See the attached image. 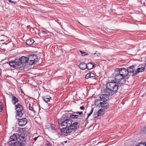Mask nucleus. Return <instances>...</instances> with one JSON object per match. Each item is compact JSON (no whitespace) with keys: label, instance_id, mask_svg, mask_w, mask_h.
Listing matches in <instances>:
<instances>
[{"label":"nucleus","instance_id":"1","mask_svg":"<svg viewBox=\"0 0 146 146\" xmlns=\"http://www.w3.org/2000/svg\"><path fill=\"white\" fill-rule=\"evenodd\" d=\"M38 57L34 54H31L28 57L22 56L19 58H17L14 60L10 61L9 65L12 67L18 68H24L26 63H29V64H35L38 62Z\"/></svg>","mask_w":146,"mask_h":146},{"label":"nucleus","instance_id":"2","mask_svg":"<svg viewBox=\"0 0 146 146\" xmlns=\"http://www.w3.org/2000/svg\"><path fill=\"white\" fill-rule=\"evenodd\" d=\"M73 120L66 115H64L58 120V124L61 126H64L61 129L62 133L65 134H68L72 132V131H74L77 129L79 127L80 124L77 122L72 123Z\"/></svg>","mask_w":146,"mask_h":146},{"label":"nucleus","instance_id":"3","mask_svg":"<svg viewBox=\"0 0 146 146\" xmlns=\"http://www.w3.org/2000/svg\"><path fill=\"white\" fill-rule=\"evenodd\" d=\"M106 88L104 90V92L107 93V95L111 96L117 93L119 86L118 83L114 81L108 82L106 84Z\"/></svg>","mask_w":146,"mask_h":146},{"label":"nucleus","instance_id":"4","mask_svg":"<svg viewBox=\"0 0 146 146\" xmlns=\"http://www.w3.org/2000/svg\"><path fill=\"white\" fill-rule=\"evenodd\" d=\"M15 110L17 112L16 118L17 117L21 118L25 110L23 106L19 103H18L15 105Z\"/></svg>","mask_w":146,"mask_h":146},{"label":"nucleus","instance_id":"5","mask_svg":"<svg viewBox=\"0 0 146 146\" xmlns=\"http://www.w3.org/2000/svg\"><path fill=\"white\" fill-rule=\"evenodd\" d=\"M115 71L116 72H118V73L121 74L124 77H126L128 75L127 69L125 68H116L115 69Z\"/></svg>","mask_w":146,"mask_h":146},{"label":"nucleus","instance_id":"6","mask_svg":"<svg viewBox=\"0 0 146 146\" xmlns=\"http://www.w3.org/2000/svg\"><path fill=\"white\" fill-rule=\"evenodd\" d=\"M18 117H17V119H18L19 121V125L20 127H23L27 123V119L25 118L19 119Z\"/></svg>","mask_w":146,"mask_h":146},{"label":"nucleus","instance_id":"7","mask_svg":"<svg viewBox=\"0 0 146 146\" xmlns=\"http://www.w3.org/2000/svg\"><path fill=\"white\" fill-rule=\"evenodd\" d=\"M135 66L133 65L130 66L129 67H128L127 68V72H128V74L132 73L131 75L132 76H135L136 75H134V74L135 73Z\"/></svg>","mask_w":146,"mask_h":146},{"label":"nucleus","instance_id":"8","mask_svg":"<svg viewBox=\"0 0 146 146\" xmlns=\"http://www.w3.org/2000/svg\"><path fill=\"white\" fill-rule=\"evenodd\" d=\"M19 138V139L20 140L22 141H25V140L27 138V134L24 133H21L19 135V134H17Z\"/></svg>","mask_w":146,"mask_h":146},{"label":"nucleus","instance_id":"9","mask_svg":"<svg viewBox=\"0 0 146 146\" xmlns=\"http://www.w3.org/2000/svg\"><path fill=\"white\" fill-rule=\"evenodd\" d=\"M107 94L106 93V94H104L101 95L99 97L100 99V100L101 101H102L104 100L108 101L109 99L108 96L109 95H107Z\"/></svg>","mask_w":146,"mask_h":146},{"label":"nucleus","instance_id":"10","mask_svg":"<svg viewBox=\"0 0 146 146\" xmlns=\"http://www.w3.org/2000/svg\"><path fill=\"white\" fill-rule=\"evenodd\" d=\"M17 137L16 135L14 134L13 135L11 136L10 137V141H9L8 143L9 144H12L11 141H14L16 140H17Z\"/></svg>","mask_w":146,"mask_h":146},{"label":"nucleus","instance_id":"11","mask_svg":"<svg viewBox=\"0 0 146 146\" xmlns=\"http://www.w3.org/2000/svg\"><path fill=\"white\" fill-rule=\"evenodd\" d=\"M145 68L144 67H141V68H138L137 69H135V73H134V75H136L139 73L142 72L144 71Z\"/></svg>","mask_w":146,"mask_h":146},{"label":"nucleus","instance_id":"12","mask_svg":"<svg viewBox=\"0 0 146 146\" xmlns=\"http://www.w3.org/2000/svg\"><path fill=\"white\" fill-rule=\"evenodd\" d=\"M122 77H124L123 76L121 75V74H120L119 73L116 74V75L115 77L116 82H119V80L121 79V78Z\"/></svg>","mask_w":146,"mask_h":146},{"label":"nucleus","instance_id":"13","mask_svg":"<svg viewBox=\"0 0 146 146\" xmlns=\"http://www.w3.org/2000/svg\"><path fill=\"white\" fill-rule=\"evenodd\" d=\"M12 99H11V101L12 102L13 104L15 105V104H16L19 102V99L13 95H12Z\"/></svg>","mask_w":146,"mask_h":146},{"label":"nucleus","instance_id":"14","mask_svg":"<svg viewBox=\"0 0 146 146\" xmlns=\"http://www.w3.org/2000/svg\"><path fill=\"white\" fill-rule=\"evenodd\" d=\"M87 64L84 63L82 62L80 63L79 65L80 68L82 70H84L86 69Z\"/></svg>","mask_w":146,"mask_h":146},{"label":"nucleus","instance_id":"15","mask_svg":"<svg viewBox=\"0 0 146 146\" xmlns=\"http://www.w3.org/2000/svg\"><path fill=\"white\" fill-rule=\"evenodd\" d=\"M11 144H13L14 146H24V144L20 141L16 142H15L11 143Z\"/></svg>","mask_w":146,"mask_h":146},{"label":"nucleus","instance_id":"16","mask_svg":"<svg viewBox=\"0 0 146 146\" xmlns=\"http://www.w3.org/2000/svg\"><path fill=\"white\" fill-rule=\"evenodd\" d=\"M34 42V40L31 38L27 40L26 41V44L28 45H32Z\"/></svg>","mask_w":146,"mask_h":146},{"label":"nucleus","instance_id":"17","mask_svg":"<svg viewBox=\"0 0 146 146\" xmlns=\"http://www.w3.org/2000/svg\"><path fill=\"white\" fill-rule=\"evenodd\" d=\"M95 67V66L93 65L91 63H88L86 65V68L88 70H90Z\"/></svg>","mask_w":146,"mask_h":146},{"label":"nucleus","instance_id":"18","mask_svg":"<svg viewBox=\"0 0 146 146\" xmlns=\"http://www.w3.org/2000/svg\"><path fill=\"white\" fill-rule=\"evenodd\" d=\"M125 81L126 79L125 77H122L119 80V81L118 82V84H123L125 82Z\"/></svg>","mask_w":146,"mask_h":146},{"label":"nucleus","instance_id":"19","mask_svg":"<svg viewBox=\"0 0 146 146\" xmlns=\"http://www.w3.org/2000/svg\"><path fill=\"white\" fill-rule=\"evenodd\" d=\"M70 117L73 119H77L79 117V116L78 115L72 114V113H70Z\"/></svg>","mask_w":146,"mask_h":146},{"label":"nucleus","instance_id":"20","mask_svg":"<svg viewBox=\"0 0 146 146\" xmlns=\"http://www.w3.org/2000/svg\"><path fill=\"white\" fill-rule=\"evenodd\" d=\"M100 106L102 108H103L105 109H107L109 107V105L108 103L101 104Z\"/></svg>","mask_w":146,"mask_h":146},{"label":"nucleus","instance_id":"21","mask_svg":"<svg viewBox=\"0 0 146 146\" xmlns=\"http://www.w3.org/2000/svg\"><path fill=\"white\" fill-rule=\"evenodd\" d=\"M80 52H81V55L82 56H84L86 55H87L88 54L86 52H85L82 50H80Z\"/></svg>","mask_w":146,"mask_h":146},{"label":"nucleus","instance_id":"22","mask_svg":"<svg viewBox=\"0 0 146 146\" xmlns=\"http://www.w3.org/2000/svg\"><path fill=\"white\" fill-rule=\"evenodd\" d=\"M72 113L73 114H79L80 116H81V115L83 114V112L82 111H81V112H75L73 111L72 112Z\"/></svg>","mask_w":146,"mask_h":146},{"label":"nucleus","instance_id":"23","mask_svg":"<svg viewBox=\"0 0 146 146\" xmlns=\"http://www.w3.org/2000/svg\"><path fill=\"white\" fill-rule=\"evenodd\" d=\"M29 110L31 111H32L33 112L35 111V110L33 109V107L31 106V104H29Z\"/></svg>","mask_w":146,"mask_h":146},{"label":"nucleus","instance_id":"24","mask_svg":"<svg viewBox=\"0 0 146 146\" xmlns=\"http://www.w3.org/2000/svg\"><path fill=\"white\" fill-rule=\"evenodd\" d=\"M94 109V108H92V110H91L90 112V113L89 114H87L88 115V117H87V118L86 119H88V117L90 116L91 115V114H92V113L93 112V111Z\"/></svg>","mask_w":146,"mask_h":146},{"label":"nucleus","instance_id":"25","mask_svg":"<svg viewBox=\"0 0 146 146\" xmlns=\"http://www.w3.org/2000/svg\"><path fill=\"white\" fill-rule=\"evenodd\" d=\"M136 146H145V143H138Z\"/></svg>","mask_w":146,"mask_h":146},{"label":"nucleus","instance_id":"26","mask_svg":"<svg viewBox=\"0 0 146 146\" xmlns=\"http://www.w3.org/2000/svg\"><path fill=\"white\" fill-rule=\"evenodd\" d=\"M100 99L99 98L95 100V102L96 105L97 104H99V103L100 104V102H99L101 101Z\"/></svg>","mask_w":146,"mask_h":146},{"label":"nucleus","instance_id":"27","mask_svg":"<svg viewBox=\"0 0 146 146\" xmlns=\"http://www.w3.org/2000/svg\"><path fill=\"white\" fill-rule=\"evenodd\" d=\"M91 74H90V73H88L86 76V79H88L89 78H90V75Z\"/></svg>","mask_w":146,"mask_h":146},{"label":"nucleus","instance_id":"28","mask_svg":"<svg viewBox=\"0 0 146 146\" xmlns=\"http://www.w3.org/2000/svg\"><path fill=\"white\" fill-rule=\"evenodd\" d=\"M51 98H45V99H43L46 102L48 103V102H50Z\"/></svg>","mask_w":146,"mask_h":146},{"label":"nucleus","instance_id":"29","mask_svg":"<svg viewBox=\"0 0 146 146\" xmlns=\"http://www.w3.org/2000/svg\"><path fill=\"white\" fill-rule=\"evenodd\" d=\"M99 116V115L97 113V112L93 115V117L94 118H96Z\"/></svg>","mask_w":146,"mask_h":146},{"label":"nucleus","instance_id":"30","mask_svg":"<svg viewBox=\"0 0 146 146\" xmlns=\"http://www.w3.org/2000/svg\"><path fill=\"white\" fill-rule=\"evenodd\" d=\"M104 111H105V110L104 109H100L98 111V112L99 113V112H100L101 113L103 112V114H104Z\"/></svg>","mask_w":146,"mask_h":146},{"label":"nucleus","instance_id":"31","mask_svg":"<svg viewBox=\"0 0 146 146\" xmlns=\"http://www.w3.org/2000/svg\"><path fill=\"white\" fill-rule=\"evenodd\" d=\"M90 74H91L90 75V78H94L95 77V75L93 73L90 72Z\"/></svg>","mask_w":146,"mask_h":146},{"label":"nucleus","instance_id":"32","mask_svg":"<svg viewBox=\"0 0 146 146\" xmlns=\"http://www.w3.org/2000/svg\"><path fill=\"white\" fill-rule=\"evenodd\" d=\"M51 98L49 96H46L42 97L43 99H45V98Z\"/></svg>","mask_w":146,"mask_h":146},{"label":"nucleus","instance_id":"33","mask_svg":"<svg viewBox=\"0 0 146 146\" xmlns=\"http://www.w3.org/2000/svg\"><path fill=\"white\" fill-rule=\"evenodd\" d=\"M97 113H98V114H99V116H102V115H103V112L101 113L100 112H99L98 113V111L97 112Z\"/></svg>","mask_w":146,"mask_h":146},{"label":"nucleus","instance_id":"34","mask_svg":"<svg viewBox=\"0 0 146 146\" xmlns=\"http://www.w3.org/2000/svg\"><path fill=\"white\" fill-rule=\"evenodd\" d=\"M7 0L11 3H16V1H12L11 0Z\"/></svg>","mask_w":146,"mask_h":146},{"label":"nucleus","instance_id":"35","mask_svg":"<svg viewBox=\"0 0 146 146\" xmlns=\"http://www.w3.org/2000/svg\"><path fill=\"white\" fill-rule=\"evenodd\" d=\"M3 108V107L2 105H0V112L2 111Z\"/></svg>","mask_w":146,"mask_h":146},{"label":"nucleus","instance_id":"36","mask_svg":"<svg viewBox=\"0 0 146 146\" xmlns=\"http://www.w3.org/2000/svg\"><path fill=\"white\" fill-rule=\"evenodd\" d=\"M103 101L102 102H100V104H103V103H107V102H106V101H106L105 100H103Z\"/></svg>","mask_w":146,"mask_h":146},{"label":"nucleus","instance_id":"37","mask_svg":"<svg viewBox=\"0 0 146 146\" xmlns=\"http://www.w3.org/2000/svg\"><path fill=\"white\" fill-rule=\"evenodd\" d=\"M80 109L81 110H84V108L83 106H81L80 107Z\"/></svg>","mask_w":146,"mask_h":146},{"label":"nucleus","instance_id":"38","mask_svg":"<svg viewBox=\"0 0 146 146\" xmlns=\"http://www.w3.org/2000/svg\"><path fill=\"white\" fill-rule=\"evenodd\" d=\"M55 125H51V127L52 129H54V128H55Z\"/></svg>","mask_w":146,"mask_h":146},{"label":"nucleus","instance_id":"39","mask_svg":"<svg viewBox=\"0 0 146 146\" xmlns=\"http://www.w3.org/2000/svg\"><path fill=\"white\" fill-rule=\"evenodd\" d=\"M39 137V136H38V137H35L34 138V140L35 141H36V139H37L38 137Z\"/></svg>","mask_w":146,"mask_h":146},{"label":"nucleus","instance_id":"40","mask_svg":"<svg viewBox=\"0 0 146 146\" xmlns=\"http://www.w3.org/2000/svg\"><path fill=\"white\" fill-rule=\"evenodd\" d=\"M41 33L43 34H46V32L44 31H42Z\"/></svg>","mask_w":146,"mask_h":146},{"label":"nucleus","instance_id":"41","mask_svg":"<svg viewBox=\"0 0 146 146\" xmlns=\"http://www.w3.org/2000/svg\"><path fill=\"white\" fill-rule=\"evenodd\" d=\"M47 145L48 146H51V145L49 143H48V144H47Z\"/></svg>","mask_w":146,"mask_h":146},{"label":"nucleus","instance_id":"42","mask_svg":"<svg viewBox=\"0 0 146 146\" xmlns=\"http://www.w3.org/2000/svg\"><path fill=\"white\" fill-rule=\"evenodd\" d=\"M64 142L65 143H66L67 142V141H64Z\"/></svg>","mask_w":146,"mask_h":146},{"label":"nucleus","instance_id":"43","mask_svg":"<svg viewBox=\"0 0 146 146\" xmlns=\"http://www.w3.org/2000/svg\"><path fill=\"white\" fill-rule=\"evenodd\" d=\"M145 5H145V2H143V4Z\"/></svg>","mask_w":146,"mask_h":146},{"label":"nucleus","instance_id":"44","mask_svg":"<svg viewBox=\"0 0 146 146\" xmlns=\"http://www.w3.org/2000/svg\"><path fill=\"white\" fill-rule=\"evenodd\" d=\"M94 78V79H96V78Z\"/></svg>","mask_w":146,"mask_h":146},{"label":"nucleus","instance_id":"45","mask_svg":"<svg viewBox=\"0 0 146 146\" xmlns=\"http://www.w3.org/2000/svg\"><path fill=\"white\" fill-rule=\"evenodd\" d=\"M22 131H23V129H24V128H22Z\"/></svg>","mask_w":146,"mask_h":146},{"label":"nucleus","instance_id":"46","mask_svg":"<svg viewBox=\"0 0 146 146\" xmlns=\"http://www.w3.org/2000/svg\"><path fill=\"white\" fill-rule=\"evenodd\" d=\"M1 41H3V40H1Z\"/></svg>","mask_w":146,"mask_h":146}]
</instances>
